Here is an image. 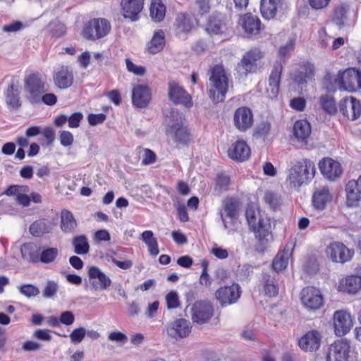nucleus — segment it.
<instances>
[{
  "mask_svg": "<svg viewBox=\"0 0 361 361\" xmlns=\"http://www.w3.org/2000/svg\"><path fill=\"white\" fill-rule=\"evenodd\" d=\"M245 217L250 229L261 245L260 250L262 251L273 239L270 219L267 215L262 214L259 209L254 206L247 207Z\"/></svg>",
  "mask_w": 361,
  "mask_h": 361,
  "instance_id": "f257e3e1",
  "label": "nucleus"
},
{
  "mask_svg": "<svg viewBox=\"0 0 361 361\" xmlns=\"http://www.w3.org/2000/svg\"><path fill=\"white\" fill-rule=\"evenodd\" d=\"M314 164L307 159L297 161L289 169L287 180L294 188L307 184L314 176Z\"/></svg>",
  "mask_w": 361,
  "mask_h": 361,
  "instance_id": "f03ea898",
  "label": "nucleus"
},
{
  "mask_svg": "<svg viewBox=\"0 0 361 361\" xmlns=\"http://www.w3.org/2000/svg\"><path fill=\"white\" fill-rule=\"evenodd\" d=\"M209 84V97L216 103L223 102L228 90V78L223 67L216 66L212 69Z\"/></svg>",
  "mask_w": 361,
  "mask_h": 361,
  "instance_id": "7ed1b4c3",
  "label": "nucleus"
},
{
  "mask_svg": "<svg viewBox=\"0 0 361 361\" xmlns=\"http://www.w3.org/2000/svg\"><path fill=\"white\" fill-rule=\"evenodd\" d=\"M111 30V25L107 19L93 18L85 25L82 35L87 39L95 41L106 37Z\"/></svg>",
  "mask_w": 361,
  "mask_h": 361,
  "instance_id": "20e7f679",
  "label": "nucleus"
},
{
  "mask_svg": "<svg viewBox=\"0 0 361 361\" xmlns=\"http://www.w3.org/2000/svg\"><path fill=\"white\" fill-rule=\"evenodd\" d=\"M167 132L174 137L176 142L186 143L189 140V133L183 126V115L177 111L170 112Z\"/></svg>",
  "mask_w": 361,
  "mask_h": 361,
  "instance_id": "39448f33",
  "label": "nucleus"
},
{
  "mask_svg": "<svg viewBox=\"0 0 361 361\" xmlns=\"http://www.w3.org/2000/svg\"><path fill=\"white\" fill-rule=\"evenodd\" d=\"M262 58V52L257 49L247 51L236 66V71L240 77L255 73L257 69V62Z\"/></svg>",
  "mask_w": 361,
  "mask_h": 361,
  "instance_id": "423d86ee",
  "label": "nucleus"
},
{
  "mask_svg": "<svg viewBox=\"0 0 361 361\" xmlns=\"http://www.w3.org/2000/svg\"><path fill=\"white\" fill-rule=\"evenodd\" d=\"M192 322L197 324L207 323L214 315V307L209 301L200 300L195 302L190 310Z\"/></svg>",
  "mask_w": 361,
  "mask_h": 361,
  "instance_id": "0eeeda50",
  "label": "nucleus"
},
{
  "mask_svg": "<svg viewBox=\"0 0 361 361\" xmlns=\"http://www.w3.org/2000/svg\"><path fill=\"white\" fill-rule=\"evenodd\" d=\"M339 89L354 92L361 89V71L355 68L346 69L339 78Z\"/></svg>",
  "mask_w": 361,
  "mask_h": 361,
  "instance_id": "6e6552de",
  "label": "nucleus"
},
{
  "mask_svg": "<svg viewBox=\"0 0 361 361\" xmlns=\"http://www.w3.org/2000/svg\"><path fill=\"white\" fill-rule=\"evenodd\" d=\"M25 90L30 94L32 102H38L40 96L47 91L46 81L38 74H32L25 80Z\"/></svg>",
  "mask_w": 361,
  "mask_h": 361,
  "instance_id": "1a4fd4ad",
  "label": "nucleus"
},
{
  "mask_svg": "<svg viewBox=\"0 0 361 361\" xmlns=\"http://www.w3.org/2000/svg\"><path fill=\"white\" fill-rule=\"evenodd\" d=\"M302 304L308 310H316L324 304V298L321 291L312 286L304 288L300 292Z\"/></svg>",
  "mask_w": 361,
  "mask_h": 361,
  "instance_id": "9d476101",
  "label": "nucleus"
},
{
  "mask_svg": "<svg viewBox=\"0 0 361 361\" xmlns=\"http://www.w3.org/2000/svg\"><path fill=\"white\" fill-rule=\"evenodd\" d=\"M190 322L183 318L176 319L166 326L167 335L176 340L186 338L191 332Z\"/></svg>",
  "mask_w": 361,
  "mask_h": 361,
  "instance_id": "9b49d317",
  "label": "nucleus"
},
{
  "mask_svg": "<svg viewBox=\"0 0 361 361\" xmlns=\"http://www.w3.org/2000/svg\"><path fill=\"white\" fill-rule=\"evenodd\" d=\"M87 276L91 287L94 290H106L112 283L110 277L95 266L88 268Z\"/></svg>",
  "mask_w": 361,
  "mask_h": 361,
  "instance_id": "f8f14e48",
  "label": "nucleus"
},
{
  "mask_svg": "<svg viewBox=\"0 0 361 361\" xmlns=\"http://www.w3.org/2000/svg\"><path fill=\"white\" fill-rule=\"evenodd\" d=\"M326 253L328 257L337 263H345L353 256V252L344 244L339 242L331 243L326 247Z\"/></svg>",
  "mask_w": 361,
  "mask_h": 361,
  "instance_id": "ddd939ff",
  "label": "nucleus"
},
{
  "mask_svg": "<svg viewBox=\"0 0 361 361\" xmlns=\"http://www.w3.org/2000/svg\"><path fill=\"white\" fill-rule=\"evenodd\" d=\"M253 122V114L250 108L241 106L235 111L233 114V124L239 131H247L252 126Z\"/></svg>",
  "mask_w": 361,
  "mask_h": 361,
  "instance_id": "4468645a",
  "label": "nucleus"
},
{
  "mask_svg": "<svg viewBox=\"0 0 361 361\" xmlns=\"http://www.w3.org/2000/svg\"><path fill=\"white\" fill-rule=\"evenodd\" d=\"M169 97L174 104H182L187 108L192 106L190 95L175 81L169 83Z\"/></svg>",
  "mask_w": 361,
  "mask_h": 361,
  "instance_id": "2eb2a0df",
  "label": "nucleus"
},
{
  "mask_svg": "<svg viewBox=\"0 0 361 361\" xmlns=\"http://www.w3.org/2000/svg\"><path fill=\"white\" fill-rule=\"evenodd\" d=\"M350 345L346 340H338L329 348L328 361H348Z\"/></svg>",
  "mask_w": 361,
  "mask_h": 361,
  "instance_id": "dca6fc26",
  "label": "nucleus"
},
{
  "mask_svg": "<svg viewBox=\"0 0 361 361\" xmlns=\"http://www.w3.org/2000/svg\"><path fill=\"white\" fill-rule=\"evenodd\" d=\"M339 107L343 115L351 121H355L361 116V102L354 97L343 98Z\"/></svg>",
  "mask_w": 361,
  "mask_h": 361,
  "instance_id": "f3484780",
  "label": "nucleus"
},
{
  "mask_svg": "<svg viewBox=\"0 0 361 361\" xmlns=\"http://www.w3.org/2000/svg\"><path fill=\"white\" fill-rule=\"evenodd\" d=\"M132 104L137 108H145L152 99V90L147 85L137 84L132 89Z\"/></svg>",
  "mask_w": 361,
  "mask_h": 361,
  "instance_id": "a211bd4d",
  "label": "nucleus"
},
{
  "mask_svg": "<svg viewBox=\"0 0 361 361\" xmlns=\"http://www.w3.org/2000/svg\"><path fill=\"white\" fill-rule=\"evenodd\" d=\"M240 296V286L236 283H233L230 286L220 288L216 292V298L221 306H226L236 302Z\"/></svg>",
  "mask_w": 361,
  "mask_h": 361,
  "instance_id": "6ab92c4d",
  "label": "nucleus"
},
{
  "mask_svg": "<svg viewBox=\"0 0 361 361\" xmlns=\"http://www.w3.org/2000/svg\"><path fill=\"white\" fill-rule=\"evenodd\" d=\"M334 326L336 336H343L345 335L353 326L351 315L343 310L336 311L334 314Z\"/></svg>",
  "mask_w": 361,
  "mask_h": 361,
  "instance_id": "aec40b11",
  "label": "nucleus"
},
{
  "mask_svg": "<svg viewBox=\"0 0 361 361\" xmlns=\"http://www.w3.org/2000/svg\"><path fill=\"white\" fill-rule=\"evenodd\" d=\"M120 5L123 18L137 21L143 9L144 0H121Z\"/></svg>",
  "mask_w": 361,
  "mask_h": 361,
  "instance_id": "412c9836",
  "label": "nucleus"
},
{
  "mask_svg": "<svg viewBox=\"0 0 361 361\" xmlns=\"http://www.w3.org/2000/svg\"><path fill=\"white\" fill-rule=\"evenodd\" d=\"M319 166L322 175L330 180H335L343 172L341 164L331 158L323 159Z\"/></svg>",
  "mask_w": 361,
  "mask_h": 361,
  "instance_id": "4be33fe9",
  "label": "nucleus"
},
{
  "mask_svg": "<svg viewBox=\"0 0 361 361\" xmlns=\"http://www.w3.org/2000/svg\"><path fill=\"white\" fill-rule=\"evenodd\" d=\"M53 80L55 85L60 89H66L73 82V74L71 67L61 66L56 68L53 73Z\"/></svg>",
  "mask_w": 361,
  "mask_h": 361,
  "instance_id": "5701e85b",
  "label": "nucleus"
},
{
  "mask_svg": "<svg viewBox=\"0 0 361 361\" xmlns=\"http://www.w3.org/2000/svg\"><path fill=\"white\" fill-rule=\"evenodd\" d=\"M346 204L348 207H357L361 201V176L357 180H351L345 185Z\"/></svg>",
  "mask_w": 361,
  "mask_h": 361,
  "instance_id": "b1692460",
  "label": "nucleus"
},
{
  "mask_svg": "<svg viewBox=\"0 0 361 361\" xmlns=\"http://www.w3.org/2000/svg\"><path fill=\"white\" fill-rule=\"evenodd\" d=\"M222 205L225 215L221 212V219L224 224V228H228V225L226 221L225 217L228 218L231 221L235 219L238 217L240 208V202L235 197H226L225 200H224Z\"/></svg>",
  "mask_w": 361,
  "mask_h": 361,
  "instance_id": "393cba45",
  "label": "nucleus"
},
{
  "mask_svg": "<svg viewBox=\"0 0 361 361\" xmlns=\"http://www.w3.org/2000/svg\"><path fill=\"white\" fill-rule=\"evenodd\" d=\"M228 156L233 160L244 161L250 156V149L245 141L237 140L228 150Z\"/></svg>",
  "mask_w": 361,
  "mask_h": 361,
  "instance_id": "a878e982",
  "label": "nucleus"
},
{
  "mask_svg": "<svg viewBox=\"0 0 361 361\" xmlns=\"http://www.w3.org/2000/svg\"><path fill=\"white\" fill-rule=\"evenodd\" d=\"M245 32L248 35H257L261 30V21L259 18L251 13L241 16L238 21Z\"/></svg>",
  "mask_w": 361,
  "mask_h": 361,
  "instance_id": "bb28decb",
  "label": "nucleus"
},
{
  "mask_svg": "<svg viewBox=\"0 0 361 361\" xmlns=\"http://www.w3.org/2000/svg\"><path fill=\"white\" fill-rule=\"evenodd\" d=\"M322 336L316 330L306 333L298 341L299 346L305 351H315L321 343Z\"/></svg>",
  "mask_w": 361,
  "mask_h": 361,
  "instance_id": "cd10ccee",
  "label": "nucleus"
},
{
  "mask_svg": "<svg viewBox=\"0 0 361 361\" xmlns=\"http://www.w3.org/2000/svg\"><path fill=\"white\" fill-rule=\"evenodd\" d=\"M197 23L196 18L189 13H180L176 18V30L178 34L188 33Z\"/></svg>",
  "mask_w": 361,
  "mask_h": 361,
  "instance_id": "c85d7f7f",
  "label": "nucleus"
},
{
  "mask_svg": "<svg viewBox=\"0 0 361 361\" xmlns=\"http://www.w3.org/2000/svg\"><path fill=\"white\" fill-rule=\"evenodd\" d=\"M311 126L307 120H298L293 126V139L305 145L311 135Z\"/></svg>",
  "mask_w": 361,
  "mask_h": 361,
  "instance_id": "c756f323",
  "label": "nucleus"
},
{
  "mask_svg": "<svg viewBox=\"0 0 361 361\" xmlns=\"http://www.w3.org/2000/svg\"><path fill=\"white\" fill-rule=\"evenodd\" d=\"M332 199V195L329 187L322 186L317 188L312 196V203L315 208L323 209L330 202Z\"/></svg>",
  "mask_w": 361,
  "mask_h": 361,
  "instance_id": "7c9ffc66",
  "label": "nucleus"
},
{
  "mask_svg": "<svg viewBox=\"0 0 361 361\" xmlns=\"http://www.w3.org/2000/svg\"><path fill=\"white\" fill-rule=\"evenodd\" d=\"M282 66L277 65L274 67L269 78V85L267 88L268 96L271 99H274L279 92V85L281 81Z\"/></svg>",
  "mask_w": 361,
  "mask_h": 361,
  "instance_id": "2f4dec72",
  "label": "nucleus"
},
{
  "mask_svg": "<svg viewBox=\"0 0 361 361\" xmlns=\"http://www.w3.org/2000/svg\"><path fill=\"white\" fill-rule=\"evenodd\" d=\"M292 254V245H286L283 250L279 252L272 262L273 269L277 271H281L286 269L289 259Z\"/></svg>",
  "mask_w": 361,
  "mask_h": 361,
  "instance_id": "473e14b6",
  "label": "nucleus"
},
{
  "mask_svg": "<svg viewBox=\"0 0 361 361\" xmlns=\"http://www.w3.org/2000/svg\"><path fill=\"white\" fill-rule=\"evenodd\" d=\"M361 289V276H350L339 282L338 290L349 293H355Z\"/></svg>",
  "mask_w": 361,
  "mask_h": 361,
  "instance_id": "72a5a7b5",
  "label": "nucleus"
},
{
  "mask_svg": "<svg viewBox=\"0 0 361 361\" xmlns=\"http://www.w3.org/2000/svg\"><path fill=\"white\" fill-rule=\"evenodd\" d=\"M165 45V34L161 30L155 31L152 39L148 42L146 49L150 54L160 52Z\"/></svg>",
  "mask_w": 361,
  "mask_h": 361,
  "instance_id": "f704fd0d",
  "label": "nucleus"
},
{
  "mask_svg": "<svg viewBox=\"0 0 361 361\" xmlns=\"http://www.w3.org/2000/svg\"><path fill=\"white\" fill-rule=\"evenodd\" d=\"M314 66L310 62L304 63L294 75V80L298 84H303L313 78Z\"/></svg>",
  "mask_w": 361,
  "mask_h": 361,
  "instance_id": "c9c22d12",
  "label": "nucleus"
},
{
  "mask_svg": "<svg viewBox=\"0 0 361 361\" xmlns=\"http://www.w3.org/2000/svg\"><path fill=\"white\" fill-rule=\"evenodd\" d=\"M78 226L73 214L67 209L61 212V229L64 233H73Z\"/></svg>",
  "mask_w": 361,
  "mask_h": 361,
  "instance_id": "e433bc0d",
  "label": "nucleus"
},
{
  "mask_svg": "<svg viewBox=\"0 0 361 361\" xmlns=\"http://www.w3.org/2000/svg\"><path fill=\"white\" fill-rule=\"evenodd\" d=\"M280 4L281 0H262L260 11L262 16L266 19L273 18Z\"/></svg>",
  "mask_w": 361,
  "mask_h": 361,
  "instance_id": "4c0bfd02",
  "label": "nucleus"
},
{
  "mask_svg": "<svg viewBox=\"0 0 361 361\" xmlns=\"http://www.w3.org/2000/svg\"><path fill=\"white\" fill-rule=\"evenodd\" d=\"M20 252L24 259L32 262H39V250L33 243H25L21 246Z\"/></svg>",
  "mask_w": 361,
  "mask_h": 361,
  "instance_id": "58836bf2",
  "label": "nucleus"
},
{
  "mask_svg": "<svg viewBox=\"0 0 361 361\" xmlns=\"http://www.w3.org/2000/svg\"><path fill=\"white\" fill-rule=\"evenodd\" d=\"M140 239L147 245L149 254L152 256H157L159 252L158 243L157 238L154 236L152 231H145L140 235Z\"/></svg>",
  "mask_w": 361,
  "mask_h": 361,
  "instance_id": "ea45409f",
  "label": "nucleus"
},
{
  "mask_svg": "<svg viewBox=\"0 0 361 361\" xmlns=\"http://www.w3.org/2000/svg\"><path fill=\"white\" fill-rule=\"evenodd\" d=\"M51 229V224L44 219L36 221L30 226V233L37 237L50 233Z\"/></svg>",
  "mask_w": 361,
  "mask_h": 361,
  "instance_id": "a19ab883",
  "label": "nucleus"
},
{
  "mask_svg": "<svg viewBox=\"0 0 361 361\" xmlns=\"http://www.w3.org/2000/svg\"><path fill=\"white\" fill-rule=\"evenodd\" d=\"M319 104L322 109L329 115L337 113V106L334 97L325 94L319 97Z\"/></svg>",
  "mask_w": 361,
  "mask_h": 361,
  "instance_id": "79ce46f5",
  "label": "nucleus"
},
{
  "mask_svg": "<svg viewBox=\"0 0 361 361\" xmlns=\"http://www.w3.org/2000/svg\"><path fill=\"white\" fill-rule=\"evenodd\" d=\"M166 14V7L161 0H154L150 6V16L157 22L161 21Z\"/></svg>",
  "mask_w": 361,
  "mask_h": 361,
  "instance_id": "37998d69",
  "label": "nucleus"
},
{
  "mask_svg": "<svg viewBox=\"0 0 361 361\" xmlns=\"http://www.w3.org/2000/svg\"><path fill=\"white\" fill-rule=\"evenodd\" d=\"M231 185V178L225 174H219L214 187L213 193L216 196H220L223 192L229 189Z\"/></svg>",
  "mask_w": 361,
  "mask_h": 361,
  "instance_id": "c03bdc74",
  "label": "nucleus"
},
{
  "mask_svg": "<svg viewBox=\"0 0 361 361\" xmlns=\"http://www.w3.org/2000/svg\"><path fill=\"white\" fill-rule=\"evenodd\" d=\"M74 252L78 255H85L89 252L90 245L85 235H81L73 238Z\"/></svg>",
  "mask_w": 361,
  "mask_h": 361,
  "instance_id": "a18cd8bd",
  "label": "nucleus"
},
{
  "mask_svg": "<svg viewBox=\"0 0 361 361\" xmlns=\"http://www.w3.org/2000/svg\"><path fill=\"white\" fill-rule=\"evenodd\" d=\"M18 94V91L13 85L8 86L6 93V102L10 108L17 109L20 106Z\"/></svg>",
  "mask_w": 361,
  "mask_h": 361,
  "instance_id": "49530a36",
  "label": "nucleus"
},
{
  "mask_svg": "<svg viewBox=\"0 0 361 361\" xmlns=\"http://www.w3.org/2000/svg\"><path fill=\"white\" fill-rule=\"evenodd\" d=\"M224 23L219 16H212L207 25L206 31L211 35L222 32Z\"/></svg>",
  "mask_w": 361,
  "mask_h": 361,
  "instance_id": "de8ad7c7",
  "label": "nucleus"
},
{
  "mask_svg": "<svg viewBox=\"0 0 361 361\" xmlns=\"http://www.w3.org/2000/svg\"><path fill=\"white\" fill-rule=\"evenodd\" d=\"M263 200L272 210L277 209L281 203L279 195L271 191L265 192Z\"/></svg>",
  "mask_w": 361,
  "mask_h": 361,
  "instance_id": "09e8293b",
  "label": "nucleus"
},
{
  "mask_svg": "<svg viewBox=\"0 0 361 361\" xmlns=\"http://www.w3.org/2000/svg\"><path fill=\"white\" fill-rule=\"evenodd\" d=\"M264 280V290L267 295L274 297L278 294V287L276 285L275 279L269 275L264 274L263 276Z\"/></svg>",
  "mask_w": 361,
  "mask_h": 361,
  "instance_id": "8fccbe9b",
  "label": "nucleus"
},
{
  "mask_svg": "<svg viewBox=\"0 0 361 361\" xmlns=\"http://www.w3.org/2000/svg\"><path fill=\"white\" fill-rule=\"evenodd\" d=\"M59 255V250L56 247H48L42 251L39 254V262L44 264H49L56 259Z\"/></svg>",
  "mask_w": 361,
  "mask_h": 361,
  "instance_id": "3c124183",
  "label": "nucleus"
},
{
  "mask_svg": "<svg viewBox=\"0 0 361 361\" xmlns=\"http://www.w3.org/2000/svg\"><path fill=\"white\" fill-rule=\"evenodd\" d=\"M211 6L209 0H196L194 6V11L197 16H203L210 11Z\"/></svg>",
  "mask_w": 361,
  "mask_h": 361,
  "instance_id": "603ef678",
  "label": "nucleus"
},
{
  "mask_svg": "<svg viewBox=\"0 0 361 361\" xmlns=\"http://www.w3.org/2000/svg\"><path fill=\"white\" fill-rule=\"evenodd\" d=\"M165 301L169 310L176 309L180 305L178 294L175 290L170 291L165 296Z\"/></svg>",
  "mask_w": 361,
  "mask_h": 361,
  "instance_id": "864d4df0",
  "label": "nucleus"
},
{
  "mask_svg": "<svg viewBox=\"0 0 361 361\" xmlns=\"http://www.w3.org/2000/svg\"><path fill=\"white\" fill-rule=\"evenodd\" d=\"M19 292L27 298H32L39 294V289L32 284H24L18 287Z\"/></svg>",
  "mask_w": 361,
  "mask_h": 361,
  "instance_id": "5fc2aeb1",
  "label": "nucleus"
},
{
  "mask_svg": "<svg viewBox=\"0 0 361 361\" xmlns=\"http://www.w3.org/2000/svg\"><path fill=\"white\" fill-rule=\"evenodd\" d=\"M116 252L111 251L109 254H107L108 261L111 262L115 265H116L118 267H119L121 269L127 270L130 269L133 267V262L131 260H125V261H119L117 260L114 255H116Z\"/></svg>",
  "mask_w": 361,
  "mask_h": 361,
  "instance_id": "6e6d98bb",
  "label": "nucleus"
},
{
  "mask_svg": "<svg viewBox=\"0 0 361 361\" xmlns=\"http://www.w3.org/2000/svg\"><path fill=\"white\" fill-rule=\"evenodd\" d=\"M348 11L349 6L346 4H341L336 8L334 18L338 23H343L347 19Z\"/></svg>",
  "mask_w": 361,
  "mask_h": 361,
  "instance_id": "4d7b16f0",
  "label": "nucleus"
},
{
  "mask_svg": "<svg viewBox=\"0 0 361 361\" xmlns=\"http://www.w3.org/2000/svg\"><path fill=\"white\" fill-rule=\"evenodd\" d=\"M108 340L123 345L127 343L128 336L123 332L113 331L109 334Z\"/></svg>",
  "mask_w": 361,
  "mask_h": 361,
  "instance_id": "13d9d810",
  "label": "nucleus"
},
{
  "mask_svg": "<svg viewBox=\"0 0 361 361\" xmlns=\"http://www.w3.org/2000/svg\"><path fill=\"white\" fill-rule=\"evenodd\" d=\"M126 65L127 70L136 75L142 76L146 73V68L144 66L135 65L129 59H126Z\"/></svg>",
  "mask_w": 361,
  "mask_h": 361,
  "instance_id": "bf43d9fd",
  "label": "nucleus"
},
{
  "mask_svg": "<svg viewBox=\"0 0 361 361\" xmlns=\"http://www.w3.org/2000/svg\"><path fill=\"white\" fill-rule=\"evenodd\" d=\"M58 283L54 281H48L42 292L43 296L46 298H52L57 292Z\"/></svg>",
  "mask_w": 361,
  "mask_h": 361,
  "instance_id": "052dcab7",
  "label": "nucleus"
},
{
  "mask_svg": "<svg viewBox=\"0 0 361 361\" xmlns=\"http://www.w3.org/2000/svg\"><path fill=\"white\" fill-rule=\"evenodd\" d=\"M86 335V330L83 327L74 329L70 334V338L73 343H80Z\"/></svg>",
  "mask_w": 361,
  "mask_h": 361,
  "instance_id": "680f3d73",
  "label": "nucleus"
},
{
  "mask_svg": "<svg viewBox=\"0 0 361 361\" xmlns=\"http://www.w3.org/2000/svg\"><path fill=\"white\" fill-rule=\"evenodd\" d=\"M295 39L293 38L290 39L287 43L281 46L279 50V54L281 58L286 57L294 49Z\"/></svg>",
  "mask_w": 361,
  "mask_h": 361,
  "instance_id": "e2e57ef3",
  "label": "nucleus"
},
{
  "mask_svg": "<svg viewBox=\"0 0 361 361\" xmlns=\"http://www.w3.org/2000/svg\"><path fill=\"white\" fill-rule=\"evenodd\" d=\"M157 156L155 153L149 149H144L142 164L149 165L155 162Z\"/></svg>",
  "mask_w": 361,
  "mask_h": 361,
  "instance_id": "0e129e2a",
  "label": "nucleus"
},
{
  "mask_svg": "<svg viewBox=\"0 0 361 361\" xmlns=\"http://www.w3.org/2000/svg\"><path fill=\"white\" fill-rule=\"evenodd\" d=\"M60 142L64 147L71 146L73 142V135L69 131H61L59 135Z\"/></svg>",
  "mask_w": 361,
  "mask_h": 361,
  "instance_id": "69168bd1",
  "label": "nucleus"
},
{
  "mask_svg": "<svg viewBox=\"0 0 361 361\" xmlns=\"http://www.w3.org/2000/svg\"><path fill=\"white\" fill-rule=\"evenodd\" d=\"M83 116L80 112L73 114L71 116L68 117V127L75 128L80 126V123L82 121Z\"/></svg>",
  "mask_w": 361,
  "mask_h": 361,
  "instance_id": "338daca9",
  "label": "nucleus"
},
{
  "mask_svg": "<svg viewBox=\"0 0 361 361\" xmlns=\"http://www.w3.org/2000/svg\"><path fill=\"white\" fill-rule=\"evenodd\" d=\"M106 115L104 114H90L87 117L88 123L90 126H94L101 124L106 120Z\"/></svg>",
  "mask_w": 361,
  "mask_h": 361,
  "instance_id": "774afa93",
  "label": "nucleus"
}]
</instances>
